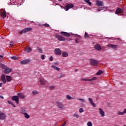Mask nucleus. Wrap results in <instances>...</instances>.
Returning a JSON list of instances; mask_svg holds the SVG:
<instances>
[{"label": "nucleus", "mask_w": 126, "mask_h": 126, "mask_svg": "<svg viewBox=\"0 0 126 126\" xmlns=\"http://www.w3.org/2000/svg\"><path fill=\"white\" fill-rule=\"evenodd\" d=\"M79 38H77V39H75V43H76V44H78V43H79Z\"/></svg>", "instance_id": "a18cd8bd"}, {"label": "nucleus", "mask_w": 126, "mask_h": 126, "mask_svg": "<svg viewBox=\"0 0 126 126\" xmlns=\"http://www.w3.org/2000/svg\"><path fill=\"white\" fill-rule=\"evenodd\" d=\"M6 81L8 82L11 81V77L10 76H6Z\"/></svg>", "instance_id": "bb28decb"}, {"label": "nucleus", "mask_w": 126, "mask_h": 126, "mask_svg": "<svg viewBox=\"0 0 126 126\" xmlns=\"http://www.w3.org/2000/svg\"><path fill=\"white\" fill-rule=\"evenodd\" d=\"M12 101H15L17 104H19V97L18 96L14 95L12 97Z\"/></svg>", "instance_id": "20e7f679"}, {"label": "nucleus", "mask_w": 126, "mask_h": 126, "mask_svg": "<svg viewBox=\"0 0 126 126\" xmlns=\"http://www.w3.org/2000/svg\"><path fill=\"white\" fill-rule=\"evenodd\" d=\"M47 82H48V81L45 80L44 78H41L39 80V83L41 84V85H46V83H47Z\"/></svg>", "instance_id": "39448f33"}, {"label": "nucleus", "mask_w": 126, "mask_h": 126, "mask_svg": "<svg viewBox=\"0 0 126 126\" xmlns=\"http://www.w3.org/2000/svg\"><path fill=\"white\" fill-rule=\"evenodd\" d=\"M2 56H1V55H0V58H2Z\"/></svg>", "instance_id": "13d9d810"}, {"label": "nucleus", "mask_w": 126, "mask_h": 126, "mask_svg": "<svg viewBox=\"0 0 126 126\" xmlns=\"http://www.w3.org/2000/svg\"><path fill=\"white\" fill-rule=\"evenodd\" d=\"M122 12H124V8H118L115 12V14H119V13H122Z\"/></svg>", "instance_id": "6e6552de"}, {"label": "nucleus", "mask_w": 126, "mask_h": 126, "mask_svg": "<svg viewBox=\"0 0 126 126\" xmlns=\"http://www.w3.org/2000/svg\"><path fill=\"white\" fill-rule=\"evenodd\" d=\"M61 77H63V76H64V74H62V75H61Z\"/></svg>", "instance_id": "4d7b16f0"}, {"label": "nucleus", "mask_w": 126, "mask_h": 126, "mask_svg": "<svg viewBox=\"0 0 126 126\" xmlns=\"http://www.w3.org/2000/svg\"><path fill=\"white\" fill-rule=\"evenodd\" d=\"M56 104L58 107V108H60V109H61V110H63L64 109V105L61 103L60 101H57L56 102Z\"/></svg>", "instance_id": "7ed1b4c3"}, {"label": "nucleus", "mask_w": 126, "mask_h": 126, "mask_svg": "<svg viewBox=\"0 0 126 126\" xmlns=\"http://www.w3.org/2000/svg\"><path fill=\"white\" fill-rule=\"evenodd\" d=\"M39 92L36 91H33L32 92V94L33 95H38L39 94Z\"/></svg>", "instance_id": "473e14b6"}, {"label": "nucleus", "mask_w": 126, "mask_h": 126, "mask_svg": "<svg viewBox=\"0 0 126 126\" xmlns=\"http://www.w3.org/2000/svg\"><path fill=\"white\" fill-rule=\"evenodd\" d=\"M118 115H121L122 116H123V115H125V114H126V109H124L123 112L118 111Z\"/></svg>", "instance_id": "4be33fe9"}, {"label": "nucleus", "mask_w": 126, "mask_h": 126, "mask_svg": "<svg viewBox=\"0 0 126 126\" xmlns=\"http://www.w3.org/2000/svg\"><path fill=\"white\" fill-rule=\"evenodd\" d=\"M0 66H1V67L2 68H3L4 69H5L7 67V66L6 65H5L2 63L0 64Z\"/></svg>", "instance_id": "cd10ccee"}, {"label": "nucleus", "mask_w": 126, "mask_h": 126, "mask_svg": "<svg viewBox=\"0 0 126 126\" xmlns=\"http://www.w3.org/2000/svg\"><path fill=\"white\" fill-rule=\"evenodd\" d=\"M55 86H49V89H50V90H53V89H55Z\"/></svg>", "instance_id": "4c0bfd02"}, {"label": "nucleus", "mask_w": 126, "mask_h": 126, "mask_svg": "<svg viewBox=\"0 0 126 126\" xmlns=\"http://www.w3.org/2000/svg\"><path fill=\"white\" fill-rule=\"evenodd\" d=\"M31 51H32V49H31V47L27 48V49H26L27 53H30V52H31Z\"/></svg>", "instance_id": "2f4dec72"}, {"label": "nucleus", "mask_w": 126, "mask_h": 126, "mask_svg": "<svg viewBox=\"0 0 126 126\" xmlns=\"http://www.w3.org/2000/svg\"><path fill=\"white\" fill-rule=\"evenodd\" d=\"M12 70V69H11V68H8V67H7L4 70V73H6V74H7L9 73V72H11Z\"/></svg>", "instance_id": "2eb2a0df"}, {"label": "nucleus", "mask_w": 126, "mask_h": 126, "mask_svg": "<svg viewBox=\"0 0 126 126\" xmlns=\"http://www.w3.org/2000/svg\"><path fill=\"white\" fill-rule=\"evenodd\" d=\"M21 112L23 115H24L25 114H26V110H25V108L22 107L21 108Z\"/></svg>", "instance_id": "393cba45"}, {"label": "nucleus", "mask_w": 126, "mask_h": 126, "mask_svg": "<svg viewBox=\"0 0 126 126\" xmlns=\"http://www.w3.org/2000/svg\"><path fill=\"white\" fill-rule=\"evenodd\" d=\"M43 26H45V27H50V25L48 24H45L43 25Z\"/></svg>", "instance_id": "49530a36"}, {"label": "nucleus", "mask_w": 126, "mask_h": 126, "mask_svg": "<svg viewBox=\"0 0 126 126\" xmlns=\"http://www.w3.org/2000/svg\"><path fill=\"white\" fill-rule=\"evenodd\" d=\"M107 47H109L110 48H111L112 49H113L114 50H116V49H118V46L117 45L109 44L107 45Z\"/></svg>", "instance_id": "9d476101"}, {"label": "nucleus", "mask_w": 126, "mask_h": 126, "mask_svg": "<svg viewBox=\"0 0 126 126\" xmlns=\"http://www.w3.org/2000/svg\"><path fill=\"white\" fill-rule=\"evenodd\" d=\"M88 101L90 103V104H91V105L93 106L94 108H95L96 107V105H95V103L93 102V100L91 97H90L88 98Z\"/></svg>", "instance_id": "ddd939ff"}, {"label": "nucleus", "mask_w": 126, "mask_h": 126, "mask_svg": "<svg viewBox=\"0 0 126 126\" xmlns=\"http://www.w3.org/2000/svg\"><path fill=\"white\" fill-rule=\"evenodd\" d=\"M41 60H45V56L44 55H41Z\"/></svg>", "instance_id": "de8ad7c7"}, {"label": "nucleus", "mask_w": 126, "mask_h": 126, "mask_svg": "<svg viewBox=\"0 0 126 126\" xmlns=\"http://www.w3.org/2000/svg\"><path fill=\"white\" fill-rule=\"evenodd\" d=\"M1 79L4 84L6 83V80H5V75L2 74L1 76Z\"/></svg>", "instance_id": "a211bd4d"}, {"label": "nucleus", "mask_w": 126, "mask_h": 126, "mask_svg": "<svg viewBox=\"0 0 126 126\" xmlns=\"http://www.w3.org/2000/svg\"><path fill=\"white\" fill-rule=\"evenodd\" d=\"M0 98H1V99H4L3 96L0 95Z\"/></svg>", "instance_id": "5fc2aeb1"}, {"label": "nucleus", "mask_w": 126, "mask_h": 126, "mask_svg": "<svg viewBox=\"0 0 126 126\" xmlns=\"http://www.w3.org/2000/svg\"><path fill=\"white\" fill-rule=\"evenodd\" d=\"M98 110L101 117H105V112L103 111V109H102V108H99Z\"/></svg>", "instance_id": "dca6fc26"}, {"label": "nucleus", "mask_w": 126, "mask_h": 126, "mask_svg": "<svg viewBox=\"0 0 126 126\" xmlns=\"http://www.w3.org/2000/svg\"><path fill=\"white\" fill-rule=\"evenodd\" d=\"M32 31V28H26L24 30H23L22 31H21V32L22 33H24L27 32H30V31Z\"/></svg>", "instance_id": "423d86ee"}, {"label": "nucleus", "mask_w": 126, "mask_h": 126, "mask_svg": "<svg viewBox=\"0 0 126 126\" xmlns=\"http://www.w3.org/2000/svg\"><path fill=\"white\" fill-rule=\"evenodd\" d=\"M103 73V71L102 70H99L96 73V75H101Z\"/></svg>", "instance_id": "7c9ffc66"}, {"label": "nucleus", "mask_w": 126, "mask_h": 126, "mask_svg": "<svg viewBox=\"0 0 126 126\" xmlns=\"http://www.w3.org/2000/svg\"><path fill=\"white\" fill-rule=\"evenodd\" d=\"M97 79V77H94L93 78L89 79V81H93L94 80H96Z\"/></svg>", "instance_id": "e433bc0d"}, {"label": "nucleus", "mask_w": 126, "mask_h": 126, "mask_svg": "<svg viewBox=\"0 0 126 126\" xmlns=\"http://www.w3.org/2000/svg\"><path fill=\"white\" fill-rule=\"evenodd\" d=\"M85 38H88V39H89V38H90V37H89V35H88V33L87 32L85 33Z\"/></svg>", "instance_id": "f704fd0d"}, {"label": "nucleus", "mask_w": 126, "mask_h": 126, "mask_svg": "<svg viewBox=\"0 0 126 126\" xmlns=\"http://www.w3.org/2000/svg\"><path fill=\"white\" fill-rule=\"evenodd\" d=\"M55 37L56 39H58L60 41L64 42L66 40L65 38L60 34H56Z\"/></svg>", "instance_id": "f257e3e1"}, {"label": "nucleus", "mask_w": 126, "mask_h": 126, "mask_svg": "<svg viewBox=\"0 0 126 126\" xmlns=\"http://www.w3.org/2000/svg\"><path fill=\"white\" fill-rule=\"evenodd\" d=\"M94 48L95 50H97V51H101L102 49V48L101 47V46L99 45V44H96L94 46Z\"/></svg>", "instance_id": "f3484780"}, {"label": "nucleus", "mask_w": 126, "mask_h": 126, "mask_svg": "<svg viewBox=\"0 0 126 126\" xmlns=\"http://www.w3.org/2000/svg\"><path fill=\"white\" fill-rule=\"evenodd\" d=\"M30 63V59H25V60L22 61L20 62L21 64H27V63Z\"/></svg>", "instance_id": "1a4fd4ad"}, {"label": "nucleus", "mask_w": 126, "mask_h": 126, "mask_svg": "<svg viewBox=\"0 0 126 126\" xmlns=\"http://www.w3.org/2000/svg\"><path fill=\"white\" fill-rule=\"evenodd\" d=\"M25 118L26 119H30V115L27 114V113H25L24 114Z\"/></svg>", "instance_id": "c85d7f7f"}, {"label": "nucleus", "mask_w": 126, "mask_h": 126, "mask_svg": "<svg viewBox=\"0 0 126 126\" xmlns=\"http://www.w3.org/2000/svg\"><path fill=\"white\" fill-rule=\"evenodd\" d=\"M61 35H64L65 37H70V33L69 32H61Z\"/></svg>", "instance_id": "4468645a"}, {"label": "nucleus", "mask_w": 126, "mask_h": 126, "mask_svg": "<svg viewBox=\"0 0 126 126\" xmlns=\"http://www.w3.org/2000/svg\"><path fill=\"white\" fill-rule=\"evenodd\" d=\"M2 84H3V83H0V87H1L2 86Z\"/></svg>", "instance_id": "864d4df0"}, {"label": "nucleus", "mask_w": 126, "mask_h": 126, "mask_svg": "<svg viewBox=\"0 0 126 126\" xmlns=\"http://www.w3.org/2000/svg\"><path fill=\"white\" fill-rule=\"evenodd\" d=\"M11 59L12 60H14L15 61H17V60H18V58H17L16 56H12Z\"/></svg>", "instance_id": "c9c22d12"}, {"label": "nucleus", "mask_w": 126, "mask_h": 126, "mask_svg": "<svg viewBox=\"0 0 126 126\" xmlns=\"http://www.w3.org/2000/svg\"><path fill=\"white\" fill-rule=\"evenodd\" d=\"M118 40H120V38H118Z\"/></svg>", "instance_id": "680f3d73"}, {"label": "nucleus", "mask_w": 126, "mask_h": 126, "mask_svg": "<svg viewBox=\"0 0 126 126\" xmlns=\"http://www.w3.org/2000/svg\"><path fill=\"white\" fill-rule=\"evenodd\" d=\"M12 106H13V107H15V104H14V103H13V102L11 104Z\"/></svg>", "instance_id": "603ef678"}, {"label": "nucleus", "mask_w": 126, "mask_h": 126, "mask_svg": "<svg viewBox=\"0 0 126 126\" xmlns=\"http://www.w3.org/2000/svg\"><path fill=\"white\" fill-rule=\"evenodd\" d=\"M36 50L37 51H38V52L39 53H40L41 54H42V53H43V50H42V49H41V48H40V47H37Z\"/></svg>", "instance_id": "c756f323"}, {"label": "nucleus", "mask_w": 126, "mask_h": 126, "mask_svg": "<svg viewBox=\"0 0 126 126\" xmlns=\"http://www.w3.org/2000/svg\"><path fill=\"white\" fill-rule=\"evenodd\" d=\"M96 4L97 6H103L104 5V2L102 1H100L99 0H96Z\"/></svg>", "instance_id": "0eeeda50"}, {"label": "nucleus", "mask_w": 126, "mask_h": 126, "mask_svg": "<svg viewBox=\"0 0 126 126\" xmlns=\"http://www.w3.org/2000/svg\"><path fill=\"white\" fill-rule=\"evenodd\" d=\"M5 119V114L0 112V120H4Z\"/></svg>", "instance_id": "6ab92c4d"}, {"label": "nucleus", "mask_w": 126, "mask_h": 126, "mask_svg": "<svg viewBox=\"0 0 126 126\" xmlns=\"http://www.w3.org/2000/svg\"><path fill=\"white\" fill-rule=\"evenodd\" d=\"M36 25H38L39 27H43L44 26V25L41 24L40 23L36 24Z\"/></svg>", "instance_id": "79ce46f5"}, {"label": "nucleus", "mask_w": 126, "mask_h": 126, "mask_svg": "<svg viewBox=\"0 0 126 126\" xmlns=\"http://www.w3.org/2000/svg\"><path fill=\"white\" fill-rule=\"evenodd\" d=\"M79 38H80V36H79Z\"/></svg>", "instance_id": "e2e57ef3"}, {"label": "nucleus", "mask_w": 126, "mask_h": 126, "mask_svg": "<svg viewBox=\"0 0 126 126\" xmlns=\"http://www.w3.org/2000/svg\"><path fill=\"white\" fill-rule=\"evenodd\" d=\"M101 10H103V8H99V9H97V11H101Z\"/></svg>", "instance_id": "09e8293b"}, {"label": "nucleus", "mask_w": 126, "mask_h": 126, "mask_svg": "<svg viewBox=\"0 0 126 126\" xmlns=\"http://www.w3.org/2000/svg\"><path fill=\"white\" fill-rule=\"evenodd\" d=\"M17 95L21 99H23V98H25V95L22 93H18Z\"/></svg>", "instance_id": "412c9836"}, {"label": "nucleus", "mask_w": 126, "mask_h": 126, "mask_svg": "<svg viewBox=\"0 0 126 126\" xmlns=\"http://www.w3.org/2000/svg\"><path fill=\"white\" fill-rule=\"evenodd\" d=\"M85 2L89 4V5H92V3L90 2V0H84Z\"/></svg>", "instance_id": "a878e982"}, {"label": "nucleus", "mask_w": 126, "mask_h": 126, "mask_svg": "<svg viewBox=\"0 0 126 126\" xmlns=\"http://www.w3.org/2000/svg\"><path fill=\"white\" fill-rule=\"evenodd\" d=\"M74 117H75L76 119H78V118H79V115L77 113H75L74 114Z\"/></svg>", "instance_id": "ea45409f"}, {"label": "nucleus", "mask_w": 126, "mask_h": 126, "mask_svg": "<svg viewBox=\"0 0 126 126\" xmlns=\"http://www.w3.org/2000/svg\"><path fill=\"white\" fill-rule=\"evenodd\" d=\"M1 16L5 18L6 17V11H4L3 12H1L0 13Z\"/></svg>", "instance_id": "aec40b11"}, {"label": "nucleus", "mask_w": 126, "mask_h": 126, "mask_svg": "<svg viewBox=\"0 0 126 126\" xmlns=\"http://www.w3.org/2000/svg\"><path fill=\"white\" fill-rule=\"evenodd\" d=\"M79 113H83L84 112V110L83 109V108H81L79 109Z\"/></svg>", "instance_id": "58836bf2"}, {"label": "nucleus", "mask_w": 126, "mask_h": 126, "mask_svg": "<svg viewBox=\"0 0 126 126\" xmlns=\"http://www.w3.org/2000/svg\"><path fill=\"white\" fill-rule=\"evenodd\" d=\"M59 0V1H62V0Z\"/></svg>", "instance_id": "052dcab7"}, {"label": "nucleus", "mask_w": 126, "mask_h": 126, "mask_svg": "<svg viewBox=\"0 0 126 126\" xmlns=\"http://www.w3.org/2000/svg\"><path fill=\"white\" fill-rule=\"evenodd\" d=\"M49 60L51 61V62H53V61L54 60L53 57L51 56Z\"/></svg>", "instance_id": "8fccbe9b"}, {"label": "nucleus", "mask_w": 126, "mask_h": 126, "mask_svg": "<svg viewBox=\"0 0 126 126\" xmlns=\"http://www.w3.org/2000/svg\"><path fill=\"white\" fill-rule=\"evenodd\" d=\"M55 55H62V51H61V49L60 48H56L55 49Z\"/></svg>", "instance_id": "f8f14e48"}, {"label": "nucleus", "mask_w": 126, "mask_h": 126, "mask_svg": "<svg viewBox=\"0 0 126 126\" xmlns=\"http://www.w3.org/2000/svg\"><path fill=\"white\" fill-rule=\"evenodd\" d=\"M7 102H8V104H12V102L11 101H10V100H8L7 101Z\"/></svg>", "instance_id": "3c124183"}, {"label": "nucleus", "mask_w": 126, "mask_h": 126, "mask_svg": "<svg viewBox=\"0 0 126 126\" xmlns=\"http://www.w3.org/2000/svg\"><path fill=\"white\" fill-rule=\"evenodd\" d=\"M74 5L72 3L67 4L66 6V8H65L66 11H67V10H68L69 8H72L73 7H74Z\"/></svg>", "instance_id": "9b49d317"}, {"label": "nucleus", "mask_w": 126, "mask_h": 126, "mask_svg": "<svg viewBox=\"0 0 126 126\" xmlns=\"http://www.w3.org/2000/svg\"><path fill=\"white\" fill-rule=\"evenodd\" d=\"M66 98L68 100H71V99H72V97H71V96H70L69 95H67L66 96Z\"/></svg>", "instance_id": "72a5a7b5"}, {"label": "nucleus", "mask_w": 126, "mask_h": 126, "mask_svg": "<svg viewBox=\"0 0 126 126\" xmlns=\"http://www.w3.org/2000/svg\"><path fill=\"white\" fill-rule=\"evenodd\" d=\"M62 56L64 58H66V57L68 56V53L66 52H64L63 53Z\"/></svg>", "instance_id": "5701e85b"}, {"label": "nucleus", "mask_w": 126, "mask_h": 126, "mask_svg": "<svg viewBox=\"0 0 126 126\" xmlns=\"http://www.w3.org/2000/svg\"><path fill=\"white\" fill-rule=\"evenodd\" d=\"M75 71H76V72L78 71V69H76L75 70Z\"/></svg>", "instance_id": "6e6d98bb"}, {"label": "nucleus", "mask_w": 126, "mask_h": 126, "mask_svg": "<svg viewBox=\"0 0 126 126\" xmlns=\"http://www.w3.org/2000/svg\"><path fill=\"white\" fill-rule=\"evenodd\" d=\"M51 67L56 69V70H58V71H60V70H61V69L59 68V67L56 66V65H52Z\"/></svg>", "instance_id": "b1692460"}, {"label": "nucleus", "mask_w": 126, "mask_h": 126, "mask_svg": "<svg viewBox=\"0 0 126 126\" xmlns=\"http://www.w3.org/2000/svg\"><path fill=\"white\" fill-rule=\"evenodd\" d=\"M78 100H79L80 101H82L83 103H84V102H85V100H84L83 98H78Z\"/></svg>", "instance_id": "37998d69"}, {"label": "nucleus", "mask_w": 126, "mask_h": 126, "mask_svg": "<svg viewBox=\"0 0 126 126\" xmlns=\"http://www.w3.org/2000/svg\"><path fill=\"white\" fill-rule=\"evenodd\" d=\"M87 126H93V125H92V122H88L87 123Z\"/></svg>", "instance_id": "a19ab883"}, {"label": "nucleus", "mask_w": 126, "mask_h": 126, "mask_svg": "<svg viewBox=\"0 0 126 126\" xmlns=\"http://www.w3.org/2000/svg\"><path fill=\"white\" fill-rule=\"evenodd\" d=\"M120 84H121V85H123V83L121 82V83H120Z\"/></svg>", "instance_id": "bf43d9fd"}, {"label": "nucleus", "mask_w": 126, "mask_h": 126, "mask_svg": "<svg viewBox=\"0 0 126 126\" xmlns=\"http://www.w3.org/2000/svg\"><path fill=\"white\" fill-rule=\"evenodd\" d=\"M90 61L91 65L97 66L98 65V63H99V62L96 60L90 59Z\"/></svg>", "instance_id": "f03ea898"}, {"label": "nucleus", "mask_w": 126, "mask_h": 126, "mask_svg": "<svg viewBox=\"0 0 126 126\" xmlns=\"http://www.w3.org/2000/svg\"><path fill=\"white\" fill-rule=\"evenodd\" d=\"M81 80L82 81H89V79H85V78L81 79Z\"/></svg>", "instance_id": "c03bdc74"}]
</instances>
